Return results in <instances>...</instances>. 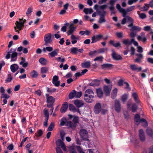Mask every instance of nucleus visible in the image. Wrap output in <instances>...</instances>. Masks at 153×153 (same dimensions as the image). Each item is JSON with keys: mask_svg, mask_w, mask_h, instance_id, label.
<instances>
[{"mask_svg": "<svg viewBox=\"0 0 153 153\" xmlns=\"http://www.w3.org/2000/svg\"><path fill=\"white\" fill-rule=\"evenodd\" d=\"M25 19L23 18L19 19V21H16L15 23L16 26L14 27L15 32L19 33V31L21 30L24 26V24L26 22Z\"/></svg>", "mask_w": 153, "mask_h": 153, "instance_id": "f257e3e1", "label": "nucleus"}, {"mask_svg": "<svg viewBox=\"0 0 153 153\" xmlns=\"http://www.w3.org/2000/svg\"><path fill=\"white\" fill-rule=\"evenodd\" d=\"M79 134L81 138L83 140H88V133L87 131L85 129H81L79 131Z\"/></svg>", "mask_w": 153, "mask_h": 153, "instance_id": "f03ea898", "label": "nucleus"}, {"mask_svg": "<svg viewBox=\"0 0 153 153\" xmlns=\"http://www.w3.org/2000/svg\"><path fill=\"white\" fill-rule=\"evenodd\" d=\"M51 35L50 33L45 34L44 37V40L45 42V45H47L48 44L51 43L52 40L51 39Z\"/></svg>", "mask_w": 153, "mask_h": 153, "instance_id": "7ed1b4c3", "label": "nucleus"}, {"mask_svg": "<svg viewBox=\"0 0 153 153\" xmlns=\"http://www.w3.org/2000/svg\"><path fill=\"white\" fill-rule=\"evenodd\" d=\"M137 39L138 41H142L143 43H145L147 41V38L145 36V33L143 32L140 33V35L137 36Z\"/></svg>", "mask_w": 153, "mask_h": 153, "instance_id": "20e7f679", "label": "nucleus"}, {"mask_svg": "<svg viewBox=\"0 0 153 153\" xmlns=\"http://www.w3.org/2000/svg\"><path fill=\"white\" fill-rule=\"evenodd\" d=\"M16 51V48H11L9 51L7 52V54L5 57L7 59H9L12 55L17 53Z\"/></svg>", "mask_w": 153, "mask_h": 153, "instance_id": "39448f33", "label": "nucleus"}, {"mask_svg": "<svg viewBox=\"0 0 153 153\" xmlns=\"http://www.w3.org/2000/svg\"><path fill=\"white\" fill-rule=\"evenodd\" d=\"M114 108L116 112H120L121 110V104L119 100H115Z\"/></svg>", "mask_w": 153, "mask_h": 153, "instance_id": "423d86ee", "label": "nucleus"}, {"mask_svg": "<svg viewBox=\"0 0 153 153\" xmlns=\"http://www.w3.org/2000/svg\"><path fill=\"white\" fill-rule=\"evenodd\" d=\"M103 37V36L101 34H98L96 36H94L91 38V43L96 42L100 40Z\"/></svg>", "mask_w": 153, "mask_h": 153, "instance_id": "0eeeda50", "label": "nucleus"}, {"mask_svg": "<svg viewBox=\"0 0 153 153\" xmlns=\"http://www.w3.org/2000/svg\"><path fill=\"white\" fill-rule=\"evenodd\" d=\"M58 79L59 77L56 75L54 76L52 79V83L56 87H58L60 85V81H58Z\"/></svg>", "mask_w": 153, "mask_h": 153, "instance_id": "6e6552de", "label": "nucleus"}, {"mask_svg": "<svg viewBox=\"0 0 153 153\" xmlns=\"http://www.w3.org/2000/svg\"><path fill=\"white\" fill-rule=\"evenodd\" d=\"M101 109V104L99 103H96L94 108V111L95 113L96 114H99L100 112Z\"/></svg>", "mask_w": 153, "mask_h": 153, "instance_id": "1a4fd4ad", "label": "nucleus"}, {"mask_svg": "<svg viewBox=\"0 0 153 153\" xmlns=\"http://www.w3.org/2000/svg\"><path fill=\"white\" fill-rule=\"evenodd\" d=\"M80 36H75L72 34L71 36V42L73 44H75L77 42V40H79Z\"/></svg>", "mask_w": 153, "mask_h": 153, "instance_id": "9d476101", "label": "nucleus"}, {"mask_svg": "<svg viewBox=\"0 0 153 153\" xmlns=\"http://www.w3.org/2000/svg\"><path fill=\"white\" fill-rule=\"evenodd\" d=\"M136 56H137L136 59L134 60L135 62L140 63L141 62L142 60L143 59V55L141 53L136 54Z\"/></svg>", "mask_w": 153, "mask_h": 153, "instance_id": "9b49d317", "label": "nucleus"}, {"mask_svg": "<svg viewBox=\"0 0 153 153\" xmlns=\"http://www.w3.org/2000/svg\"><path fill=\"white\" fill-rule=\"evenodd\" d=\"M103 89L106 95L109 96L111 89V87L105 85Z\"/></svg>", "mask_w": 153, "mask_h": 153, "instance_id": "f8f14e48", "label": "nucleus"}, {"mask_svg": "<svg viewBox=\"0 0 153 153\" xmlns=\"http://www.w3.org/2000/svg\"><path fill=\"white\" fill-rule=\"evenodd\" d=\"M68 108V103L65 102L62 105L60 109V111L62 113L65 112Z\"/></svg>", "mask_w": 153, "mask_h": 153, "instance_id": "ddd939ff", "label": "nucleus"}, {"mask_svg": "<svg viewBox=\"0 0 153 153\" xmlns=\"http://www.w3.org/2000/svg\"><path fill=\"white\" fill-rule=\"evenodd\" d=\"M94 96V93L93 91L91 89H88L85 92L84 96Z\"/></svg>", "mask_w": 153, "mask_h": 153, "instance_id": "4468645a", "label": "nucleus"}, {"mask_svg": "<svg viewBox=\"0 0 153 153\" xmlns=\"http://www.w3.org/2000/svg\"><path fill=\"white\" fill-rule=\"evenodd\" d=\"M59 49H56L53 51H52L51 52L48 53V55L51 57H54L57 55L59 52Z\"/></svg>", "mask_w": 153, "mask_h": 153, "instance_id": "2eb2a0df", "label": "nucleus"}, {"mask_svg": "<svg viewBox=\"0 0 153 153\" xmlns=\"http://www.w3.org/2000/svg\"><path fill=\"white\" fill-rule=\"evenodd\" d=\"M112 56L114 59L117 60L122 59L121 56L120 55L117 54L114 50H112Z\"/></svg>", "mask_w": 153, "mask_h": 153, "instance_id": "dca6fc26", "label": "nucleus"}, {"mask_svg": "<svg viewBox=\"0 0 153 153\" xmlns=\"http://www.w3.org/2000/svg\"><path fill=\"white\" fill-rule=\"evenodd\" d=\"M69 30L67 32L68 35L72 34V33L74 31L76 27H74L73 24H71L69 26Z\"/></svg>", "mask_w": 153, "mask_h": 153, "instance_id": "f3484780", "label": "nucleus"}, {"mask_svg": "<svg viewBox=\"0 0 153 153\" xmlns=\"http://www.w3.org/2000/svg\"><path fill=\"white\" fill-rule=\"evenodd\" d=\"M74 104L78 108L81 107L84 105L83 102L82 100H78L74 101Z\"/></svg>", "mask_w": 153, "mask_h": 153, "instance_id": "a211bd4d", "label": "nucleus"}, {"mask_svg": "<svg viewBox=\"0 0 153 153\" xmlns=\"http://www.w3.org/2000/svg\"><path fill=\"white\" fill-rule=\"evenodd\" d=\"M94 96H84V100L85 101L88 103H91L93 101V99L94 98Z\"/></svg>", "mask_w": 153, "mask_h": 153, "instance_id": "6ab92c4d", "label": "nucleus"}, {"mask_svg": "<svg viewBox=\"0 0 153 153\" xmlns=\"http://www.w3.org/2000/svg\"><path fill=\"white\" fill-rule=\"evenodd\" d=\"M10 68L11 71L14 73L19 69V67L16 64H12L10 65Z\"/></svg>", "mask_w": 153, "mask_h": 153, "instance_id": "aec40b11", "label": "nucleus"}, {"mask_svg": "<svg viewBox=\"0 0 153 153\" xmlns=\"http://www.w3.org/2000/svg\"><path fill=\"white\" fill-rule=\"evenodd\" d=\"M130 68L132 70L137 71V72L140 71L142 69L141 67H140L138 68L135 65H130Z\"/></svg>", "mask_w": 153, "mask_h": 153, "instance_id": "412c9836", "label": "nucleus"}, {"mask_svg": "<svg viewBox=\"0 0 153 153\" xmlns=\"http://www.w3.org/2000/svg\"><path fill=\"white\" fill-rule=\"evenodd\" d=\"M112 66V65L110 64H104L101 65V68L102 69H110Z\"/></svg>", "mask_w": 153, "mask_h": 153, "instance_id": "4be33fe9", "label": "nucleus"}, {"mask_svg": "<svg viewBox=\"0 0 153 153\" xmlns=\"http://www.w3.org/2000/svg\"><path fill=\"white\" fill-rule=\"evenodd\" d=\"M139 136L141 140L143 141L145 140V137L143 130L140 129L139 131Z\"/></svg>", "mask_w": 153, "mask_h": 153, "instance_id": "5701e85b", "label": "nucleus"}, {"mask_svg": "<svg viewBox=\"0 0 153 153\" xmlns=\"http://www.w3.org/2000/svg\"><path fill=\"white\" fill-rule=\"evenodd\" d=\"M132 96L134 99L135 102L137 103H139L140 101L138 99V95L136 93L134 92L132 94Z\"/></svg>", "mask_w": 153, "mask_h": 153, "instance_id": "b1692460", "label": "nucleus"}, {"mask_svg": "<svg viewBox=\"0 0 153 153\" xmlns=\"http://www.w3.org/2000/svg\"><path fill=\"white\" fill-rule=\"evenodd\" d=\"M46 96L47 98V102L48 103H52L54 102V100L52 96L49 97V95L46 94Z\"/></svg>", "mask_w": 153, "mask_h": 153, "instance_id": "393cba45", "label": "nucleus"}, {"mask_svg": "<svg viewBox=\"0 0 153 153\" xmlns=\"http://www.w3.org/2000/svg\"><path fill=\"white\" fill-rule=\"evenodd\" d=\"M126 19L127 21H128L129 23H130V24L128 25V27H131L132 26L133 22V19L131 17L128 16H126Z\"/></svg>", "mask_w": 153, "mask_h": 153, "instance_id": "a878e982", "label": "nucleus"}, {"mask_svg": "<svg viewBox=\"0 0 153 153\" xmlns=\"http://www.w3.org/2000/svg\"><path fill=\"white\" fill-rule=\"evenodd\" d=\"M134 119L135 123L137 125L139 124L140 122H141V119H140V115L138 114L135 115Z\"/></svg>", "mask_w": 153, "mask_h": 153, "instance_id": "bb28decb", "label": "nucleus"}, {"mask_svg": "<svg viewBox=\"0 0 153 153\" xmlns=\"http://www.w3.org/2000/svg\"><path fill=\"white\" fill-rule=\"evenodd\" d=\"M30 75L32 77L36 78L37 77L38 75V74L36 71L33 70L30 72Z\"/></svg>", "mask_w": 153, "mask_h": 153, "instance_id": "cd10ccee", "label": "nucleus"}, {"mask_svg": "<svg viewBox=\"0 0 153 153\" xmlns=\"http://www.w3.org/2000/svg\"><path fill=\"white\" fill-rule=\"evenodd\" d=\"M117 88L114 89L112 91L111 94V97L113 99H115L117 96Z\"/></svg>", "mask_w": 153, "mask_h": 153, "instance_id": "c85d7f7f", "label": "nucleus"}, {"mask_svg": "<svg viewBox=\"0 0 153 153\" xmlns=\"http://www.w3.org/2000/svg\"><path fill=\"white\" fill-rule=\"evenodd\" d=\"M82 67L84 68H89L91 66L90 62H86L82 63Z\"/></svg>", "mask_w": 153, "mask_h": 153, "instance_id": "c756f323", "label": "nucleus"}, {"mask_svg": "<svg viewBox=\"0 0 153 153\" xmlns=\"http://www.w3.org/2000/svg\"><path fill=\"white\" fill-rule=\"evenodd\" d=\"M66 125L69 126L72 128H74L76 126L75 124H74V123H73L70 121H68L67 122Z\"/></svg>", "mask_w": 153, "mask_h": 153, "instance_id": "7c9ffc66", "label": "nucleus"}, {"mask_svg": "<svg viewBox=\"0 0 153 153\" xmlns=\"http://www.w3.org/2000/svg\"><path fill=\"white\" fill-rule=\"evenodd\" d=\"M83 12L86 14H91L93 12V10L91 8H85Z\"/></svg>", "mask_w": 153, "mask_h": 153, "instance_id": "2f4dec72", "label": "nucleus"}, {"mask_svg": "<svg viewBox=\"0 0 153 153\" xmlns=\"http://www.w3.org/2000/svg\"><path fill=\"white\" fill-rule=\"evenodd\" d=\"M97 92L98 96L100 98H101L103 96V92L101 89H98L97 90Z\"/></svg>", "mask_w": 153, "mask_h": 153, "instance_id": "473e14b6", "label": "nucleus"}, {"mask_svg": "<svg viewBox=\"0 0 153 153\" xmlns=\"http://www.w3.org/2000/svg\"><path fill=\"white\" fill-rule=\"evenodd\" d=\"M18 53H17L14 54L13 55H12L10 57H11V62H14L16 60L17 58Z\"/></svg>", "mask_w": 153, "mask_h": 153, "instance_id": "72a5a7b5", "label": "nucleus"}, {"mask_svg": "<svg viewBox=\"0 0 153 153\" xmlns=\"http://www.w3.org/2000/svg\"><path fill=\"white\" fill-rule=\"evenodd\" d=\"M39 62L42 65H45L47 63V60L43 58H40L39 59Z\"/></svg>", "mask_w": 153, "mask_h": 153, "instance_id": "f704fd0d", "label": "nucleus"}, {"mask_svg": "<svg viewBox=\"0 0 153 153\" xmlns=\"http://www.w3.org/2000/svg\"><path fill=\"white\" fill-rule=\"evenodd\" d=\"M130 30L131 31L137 30V31H140L141 30V28L138 26H134L133 25L131 27Z\"/></svg>", "mask_w": 153, "mask_h": 153, "instance_id": "c9c22d12", "label": "nucleus"}, {"mask_svg": "<svg viewBox=\"0 0 153 153\" xmlns=\"http://www.w3.org/2000/svg\"><path fill=\"white\" fill-rule=\"evenodd\" d=\"M53 50V48L51 47H47L46 48H44L43 49V52H45L46 51L51 52Z\"/></svg>", "mask_w": 153, "mask_h": 153, "instance_id": "e433bc0d", "label": "nucleus"}, {"mask_svg": "<svg viewBox=\"0 0 153 153\" xmlns=\"http://www.w3.org/2000/svg\"><path fill=\"white\" fill-rule=\"evenodd\" d=\"M76 91H73L69 95V98L70 99H72L74 97H75Z\"/></svg>", "mask_w": 153, "mask_h": 153, "instance_id": "4c0bfd02", "label": "nucleus"}, {"mask_svg": "<svg viewBox=\"0 0 153 153\" xmlns=\"http://www.w3.org/2000/svg\"><path fill=\"white\" fill-rule=\"evenodd\" d=\"M69 108L70 111H72L74 112H76V108L72 104H70L69 105Z\"/></svg>", "mask_w": 153, "mask_h": 153, "instance_id": "58836bf2", "label": "nucleus"}, {"mask_svg": "<svg viewBox=\"0 0 153 153\" xmlns=\"http://www.w3.org/2000/svg\"><path fill=\"white\" fill-rule=\"evenodd\" d=\"M141 122L142 123V125L144 127H146L148 126V123L147 121L144 119H141Z\"/></svg>", "mask_w": 153, "mask_h": 153, "instance_id": "ea45409f", "label": "nucleus"}, {"mask_svg": "<svg viewBox=\"0 0 153 153\" xmlns=\"http://www.w3.org/2000/svg\"><path fill=\"white\" fill-rule=\"evenodd\" d=\"M147 134L150 137L153 136V133L152 129L151 128H148L146 130Z\"/></svg>", "mask_w": 153, "mask_h": 153, "instance_id": "a19ab883", "label": "nucleus"}, {"mask_svg": "<svg viewBox=\"0 0 153 153\" xmlns=\"http://www.w3.org/2000/svg\"><path fill=\"white\" fill-rule=\"evenodd\" d=\"M137 109V106L135 103L132 104L131 106V110L133 112H135Z\"/></svg>", "mask_w": 153, "mask_h": 153, "instance_id": "79ce46f5", "label": "nucleus"}, {"mask_svg": "<svg viewBox=\"0 0 153 153\" xmlns=\"http://www.w3.org/2000/svg\"><path fill=\"white\" fill-rule=\"evenodd\" d=\"M71 52L74 54H76L78 51V49L76 47H73L71 49Z\"/></svg>", "mask_w": 153, "mask_h": 153, "instance_id": "37998d69", "label": "nucleus"}, {"mask_svg": "<svg viewBox=\"0 0 153 153\" xmlns=\"http://www.w3.org/2000/svg\"><path fill=\"white\" fill-rule=\"evenodd\" d=\"M13 79L12 77L10 74L7 75V78L5 80V82H10Z\"/></svg>", "mask_w": 153, "mask_h": 153, "instance_id": "c03bdc74", "label": "nucleus"}, {"mask_svg": "<svg viewBox=\"0 0 153 153\" xmlns=\"http://www.w3.org/2000/svg\"><path fill=\"white\" fill-rule=\"evenodd\" d=\"M69 151L70 153H77L74 146H71L69 147Z\"/></svg>", "mask_w": 153, "mask_h": 153, "instance_id": "a18cd8bd", "label": "nucleus"}, {"mask_svg": "<svg viewBox=\"0 0 153 153\" xmlns=\"http://www.w3.org/2000/svg\"><path fill=\"white\" fill-rule=\"evenodd\" d=\"M128 95L127 94H124L122 95L121 100L123 102H125L126 101L128 98Z\"/></svg>", "mask_w": 153, "mask_h": 153, "instance_id": "49530a36", "label": "nucleus"}, {"mask_svg": "<svg viewBox=\"0 0 153 153\" xmlns=\"http://www.w3.org/2000/svg\"><path fill=\"white\" fill-rule=\"evenodd\" d=\"M64 143L60 139L57 140L56 142V145L59 146H61Z\"/></svg>", "mask_w": 153, "mask_h": 153, "instance_id": "de8ad7c7", "label": "nucleus"}, {"mask_svg": "<svg viewBox=\"0 0 153 153\" xmlns=\"http://www.w3.org/2000/svg\"><path fill=\"white\" fill-rule=\"evenodd\" d=\"M55 59L58 62H61L63 63L65 61V59L64 58H62L61 57H56L55 58Z\"/></svg>", "mask_w": 153, "mask_h": 153, "instance_id": "09e8293b", "label": "nucleus"}, {"mask_svg": "<svg viewBox=\"0 0 153 153\" xmlns=\"http://www.w3.org/2000/svg\"><path fill=\"white\" fill-rule=\"evenodd\" d=\"M43 134V131L42 130L39 129L38 131L35 134V136L37 137H40Z\"/></svg>", "mask_w": 153, "mask_h": 153, "instance_id": "8fccbe9b", "label": "nucleus"}, {"mask_svg": "<svg viewBox=\"0 0 153 153\" xmlns=\"http://www.w3.org/2000/svg\"><path fill=\"white\" fill-rule=\"evenodd\" d=\"M105 16H100L98 22L100 23H102L105 22Z\"/></svg>", "mask_w": 153, "mask_h": 153, "instance_id": "3c124183", "label": "nucleus"}, {"mask_svg": "<svg viewBox=\"0 0 153 153\" xmlns=\"http://www.w3.org/2000/svg\"><path fill=\"white\" fill-rule=\"evenodd\" d=\"M48 71V69L45 67H42L41 69V73L42 74L46 73Z\"/></svg>", "mask_w": 153, "mask_h": 153, "instance_id": "603ef678", "label": "nucleus"}, {"mask_svg": "<svg viewBox=\"0 0 153 153\" xmlns=\"http://www.w3.org/2000/svg\"><path fill=\"white\" fill-rule=\"evenodd\" d=\"M54 126V123H51L48 128V130H47L48 131H52L53 129Z\"/></svg>", "mask_w": 153, "mask_h": 153, "instance_id": "864d4df0", "label": "nucleus"}, {"mask_svg": "<svg viewBox=\"0 0 153 153\" xmlns=\"http://www.w3.org/2000/svg\"><path fill=\"white\" fill-rule=\"evenodd\" d=\"M123 43L127 45H131V40L130 41L129 40L124 39L123 41Z\"/></svg>", "mask_w": 153, "mask_h": 153, "instance_id": "5fc2aeb1", "label": "nucleus"}, {"mask_svg": "<svg viewBox=\"0 0 153 153\" xmlns=\"http://www.w3.org/2000/svg\"><path fill=\"white\" fill-rule=\"evenodd\" d=\"M33 11L32 8V7H29L27 10L26 12V14L27 16H29V15Z\"/></svg>", "mask_w": 153, "mask_h": 153, "instance_id": "6e6d98bb", "label": "nucleus"}, {"mask_svg": "<svg viewBox=\"0 0 153 153\" xmlns=\"http://www.w3.org/2000/svg\"><path fill=\"white\" fill-rule=\"evenodd\" d=\"M44 114L45 117L46 118H49V114L48 112V111L46 108H45L44 110Z\"/></svg>", "mask_w": 153, "mask_h": 153, "instance_id": "4d7b16f0", "label": "nucleus"}, {"mask_svg": "<svg viewBox=\"0 0 153 153\" xmlns=\"http://www.w3.org/2000/svg\"><path fill=\"white\" fill-rule=\"evenodd\" d=\"M99 13L100 16H105L106 14V12L104 10L100 11H99Z\"/></svg>", "mask_w": 153, "mask_h": 153, "instance_id": "13d9d810", "label": "nucleus"}, {"mask_svg": "<svg viewBox=\"0 0 153 153\" xmlns=\"http://www.w3.org/2000/svg\"><path fill=\"white\" fill-rule=\"evenodd\" d=\"M76 148L77 151L79 153H85L83 151L82 149L79 146H76Z\"/></svg>", "mask_w": 153, "mask_h": 153, "instance_id": "bf43d9fd", "label": "nucleus"}, {"mask_svg": "<svg viewBox=\"0 0 153 153\" xmlns=\"http://www.w3.org/2000/svg\"><path fill=\"white\" fill-rule=\"evenodd\" d=\"M149 6L148 4H145L144 6L141 8L142 10L143 11H146L149 8Z\"/></svg>", "mask_w": 153, "mask_h": 153, "instance_id": "052dcab7", "label": "nucleus"}, {"mask_svg": "<svg viewBox=\"0 0 153 153\" xmlns=\"http://www.w3.org/2000/svg\"><path fill=\"white\" fill-rule=\"evenodd\" d=\"M135 7V6H132L129 7H128L126 11L127 12L131 11L134 9Z\"/></svg>", "mask_w": 153, "mask_h": 153, "instance_id": "680f3d73", "label": "nucleus"}, {"mask_svg": "<svg viewBox=\"0 0 153 153\" xmlns=\"http://www.w3.org/2000/svg\"><path fill=\"white\" fill-rule=\"evenodd\" d=\"M47 90L48 92L52 93L55 92L56 90V89L53 88L51 89H50L49 88L47 87Z\"/></svg>", "mask_w": 153, "mask_h": 153, "instance_id": "e2e57ef3", "label": "nucleus"}, {"mask_svg": "<svg viewBox=\"0 0 153 153\" xmlns=\"http://www.w3.org/2000/svg\"><path fill=\"white\" fill-rule=\"evenodd\" d=\"M82 94V93L81 91H79L77 92L76 91L75 97L76 98H79L81 97Z\"/></svg>", "mask_w": 153, "mask_h": 153, "instance_id": "0e129e2a", "label": "nucleus"}, {"mask_svg": "<svg viewBox=\"0 0 153 153\" xmlns=\"http://www.w3.org/2000/svg\"><path fill=\"white\" fill-rule=\"evenodd\" d=\"M131 43H133V44L137 47L139 46L138 43L135 40V39L134 38H132L131 39Z\"/></svg>", "mask_w": 153, "mask_h": 153, "instance_id": "69168bd1", "label": "nucleus"}, {"mask_svg": "<svg viewBox=\"0 0 153 153\" xmlns=\"http://www.w3.org/2000/svg\"><path fill=\"white\" fill-rule=\"evenodd\" d=\"M79 118L77 117H74L73 119V121L74 124L76 125L77 123H78Z\"/></svg>", "mask_w": 153, "mask_h": 153, "instance_id": "338daca9", "label": "nucleus"}, {"mask_svg": "<svg viewBox=\"0 0 153 153\" xmlns=\"http://www.w3.org/2000/svg\"><path fill=\"white\" fill-rule=\"evenodd\" d=\"M67 23H65L64 24V26H63L61 29V30L63 32H65L66 31L67 27L66 26L67 25Z\"/></svg>", "mask_w": 153, "mask_h": 153, "instance_id": "774afa93", "label": "nucleus"}]
</instances>
